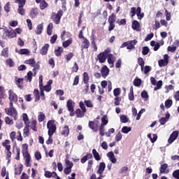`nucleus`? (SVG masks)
Instances as JSON below:
<instances>
[{
  "label": "nucleus",
  "mask_w": 179,
  "mask_h": 179,
  "mask_svg": "<svg viewBox=\"0 0 179 179\" xmlns=\"http://www.w3.org/2000/svg\"><path fill=\"white\" fill-rule=\"evenodd\" d=\"M47 128L48 129V134L49 136H52L57 131V124H55V120H49L47 123Z\"/></svg>",
  "instance_id": "nucleus-1"
},
{
  "label": "nucleus",
  "mask_w": 179,
  "mask_h": 179,
  "mask_svg": "<svg viewBox=\"0 0 179 179\" xmlns=\"http://www.w3.org/2000/svg\"><path fill=\"white\" fill-rule=\"evenodd\" d=\"M62 16H64V11H62V10H59L57 13H52L51 19L55 24H59V23H61V17H62Z\"/></svg>",
  "instance_id": "nucleus-2"
},
{
  "label": "nucleus",
  "mask_w": 179,
  "mask_h": 179,
  "mask_svg": "<svg viewBox=\"0 0 179 179\" xmlns=\"http://www.w3.org/2000/svg\"><path fill=\"white\" fill-rule=\"evenodd\" d=\"M110 52H111V50H110V48H107L97 55V58L100 64H104V62H106Z\"/></svg>",
  "instance_id": "nucleus-3"
},
{
  "label": "nucleus",
  "mask_w": 179,
  "mask_h": 179,
  "mask_svg": "<svg viewBox=\"0 0 179 179\" xmlns=\"http://www.w3.org/2000/svg\"><path fill=\"white\" fill-rule=\"evenodd\" d=\"M15 3H18L17 13L22 16H24L26 10H24L23 7L26 5V0H15Z\"/></svg>",
  "instance_id": "nucleus-4"
},
{
  "label": "nucleus",
  "mask_w": 179,
  "mask_h": 179,
  "mask_svg": "<svg viewBox=\"0 0 179 179\" xmlns=\"http://www.w3.org/2000/svg\"><path fill=\"white\" fill-rule=\"evenodd\" d=\"M5 113L7 115L10 117H13L14 120L16 121L17 120V110L15 108H6Z\"/></svg>",
  "instance_id": "nucleus-5"
},
{
  "label": "nucleus",
  "mask_w": 179,
  "mask_h": 179,
  "mask_svg": "<svg viewBox=\"0 0 179 179\" xmlns=\"http://www.w3.org/2000/svg\"><path fill=\"white\" fill-rule=\"evenodd\" d=\"M158 64L160 68H163V66H167V65H169V55H164V59L159 60Z\"/></svg>",
  "instance_id": "nucleus-6"
},
{
  "label": "nucleus",
  "mask_w": 179,
  "mask_h": 179,
  "mask_svg": "<svg viewBox=\"0 0 179 179\" xmlns=\"http://www.w3.org/2000/svg\"><path fill=\"white\" fill-rule=\"evenodd\" d=\"M178 138V131H174L172 132V134L170 135L169 139H168V143L171 145L176 139Z\"/></svg>",
  "instance_id": "nucleus-7"
},
{
  "label": "nucleus",
  "mask_w": 179,
  "mask_h": 179,
  "mask_svg": "<svg viewBox=\"0 0 179 179\" xmlns=\"http://www.w3.org/2000/svg\"><path fill=\"white\" fill-rule=\"evenodd\" d=\"M110 73V69L107 66H103L101 69V75L103 79H106Z\"/></svg>",
  "instance_id": "nucleus-8"
},
{
  "label": "nucleus",
  "mask_w": 179,
  "mask_h": 179,
  "mask_svg": "<svg viewBox=\"0 0 179 179\" xmlns=\"http://www.w3.org/2000/svg\"><path fill=\"white\" fill-rule=\"evenodd\" d=\"M3 36L5 38H13V37H16L17 34L15 31L7 30L4 32Z\"/></svg>",
  "instance_id": "nucleus-9"
},
{
  "label": "nucleus",
  "mask_w": 179,
  "mask_h": 179,
  "mask_svg": "<svg viewBox=\"0 0 179 179\" xmlns=\"http://www.w3.org/2000/svg\"><path fill=\"white\" fill-rule=\"evenodd\" d=\"M90 47V41L87 38H84L81 44V50H87Z\"/></svg>",
  "instance_id": "nucleus-10"
},
{
  "label": "nucleus",
  "mask_w": 179,
  "mask_h": 179,
  "mask_svg": "<svg viewBox=\"0 0 179 179\" xmlns=\"http://www.w3.org/2000/svg\"><path fill=\"white\" fill-rule=\"evenodd\" d=\"M8 99L10 101H17V95L12 90H9Z\"/></svg>",
  "instance_id": "nucleus-11"
},
{
  "label": "nucleus",
  "mask_w": 179,
  "mask_h": 179,
  "mask_svg": "<svg viewBox=\"0 0 179 179\" xmlns=\"http://www.w3.org/2000/svg\"><path fill=\"white\" fill-rule=\"evenodd\" d=\"M23 157L25 159V166L27 167H31V157L30 156V154H24L22 155Z\"/></svg>",
  "instance_id": "nucleus-12"
},
{
  "label": "nucleus",
  "mask_w": 179,
  "mask_h": 179,
  "mask_svg": "<svg viewBox=\"0 0 179 179\" xmlns=\"http://www.w3.org/2000/svg\"><path fill=\"white\" fill-rule=\"evenodd\" d=\"M88 127L93 131V132H97L99 129V125L96 124L94 121H90L88 123Z\"/></svg>",
  "instance_id": "nucleus-13"
},
{
  "label": "nucleus",
  "mask_w": 179,
  "mask_h": 179,
  "mask_svg": "<svg viewBox=\"0 0 179 179\" xmlns=\"http://www.w3.org/2000/svg\"><path fill=\"white\" fill-rule=\"evenodd\" d=\"M170 120V113L167 112L165 115V117H161L159 119V124L160 125H165L166 122Z\"/></svg>",
  "instance_id": "nucleus-14"
},
{
  "label": "nucleus",
  "mask_w": 179,
  "mask_h": 179,
  "mask_svg": "<svg viewBox=\"0 0 179 179\" xmlns=\"http://www.w3.org/2000/svg\"><path fill=\"white\" fill-rule=\"evenodd\" d=\"M39 78H40L39 88L41 90V100H45V95L44 94V90H43V78H41V76H40Z\"/></svg>",
  "instance_id": "nucleus-15"
},
{
  "label": "nucleus",
  "mask_w": 179,
  "mask_h": 179,
  "mask_svg": "<svg viewBox=\"0 0 179 179\" xmlns=\"http://www.w3.org/2000/svg\"><path fill=\"white\" fill-rule=\"evenodd\" d=\"M107 157L109 158V160L111 162V163H113V164L117 163V158H115V155H114V152H113V151L107 153Z\"/></svg>",
  "instance_id": "nucleus-16"
},
{
  "label": "nucleus",
  "mask_w": 179,
  "mask_h": 179,
  "mask_svg": "<svg viewBox=\"0 0 179 179\" xmlns=\"http://www.w3.org/2000/svg\"><path fill=\"white\" fill-rule=\"evenodd\" d=\"M115 61V58L114 57V55L113 54H108V63L110 66V68L114 66V62Z\"/></svg>",
  "instance_id": "nucleus-17"
},
{
  "label": "nucleus",
  "mask_w": 179,
  "mask_h": 179,
  "mask_svg": "<svg viewBox=\"0 0 179 179\" xmlns=\"http://www.w3.org/2000/svg\"><path fill=\"white\" fill-rule=\"evenodd\" d=\"M48 48H50V45L48 43H45L41 49L40 54H41V55H47Z\"/></svg>",
  "instance_id": "nucleus-18"
},
{
  "label": "nucleus",
  "mask_w": 179,
  "mask_h": 179,
  "mask_svg": "<svg viewBox=\"0 0 179 179\" xmlns=\"http://www.w3.org/2000/svg\"><path fill=\"white\" fill-rule=\"evenodd\" d=\"M105 169H106V164L104 162H101L99 164V166L96 172L97 174H99V176H102Z\"/></svg>",
  "instance_id": "nucleus-19"
},
{
  "label": "nucleus",
  "mask_w": 179,
  "mask_h": 179,
  "mask_svg": "<svg viewBox=\"0 0 179 179\" xmlns=\"http://www.w3.org/2000/svg\"><path fill=\"white\" fill-rule=\"evenodd\" d=\"M138 41L136 40L127 41V50H134Z\"/></svg>",
  "instance_id": "nucleus-20"
},
{
  "label": "nucleus",
  "mask_w": 179,
  "mask_h": 179,
  "mask_svg": "<svg viewBox=\"0 0 179 179\" xmlns=\"http://www.w3.org/2000/svg\"><path fill=\"white\" fill-rule=\"evenodd\" d=\"M45 177L46 178H51V177L55 178V177H57V173L55 171L50 172V171H45Z\"/></svg>",
  "instance_id": "nucleus-21"
},
{
  "label": "nucleus",
  "mask_w": 179,
  "mask_h": 179,
  "mask_svg": "<svg viewBox=\"0 0 179 179\" xmlns=\"http://www.w3.org/2000/svg\"><path fill=\"white\" fill-rule=\"evenodd\" d=\"M29 127L32 131L37 132V120L32 119L31 120V124H29Z\"/></svg>",
  "instance_id": "nucleus-22"
},
{
  "label": "nucleus",
  "mask_w": 179,
  "mask_h": 179,
  "mask_svg": "<svg viewBox=\"0 0 179 179\" xmlns=\"http://www.w3.org/2000/svg\"><path fill=\"white\" fill-rule=\"evenodd\" d=\"M131 27L133 30H136L138 31L141 28V24L139 23V22L136 20H134L131 23Z\"/></svg>",
  "instance_id": "nucleus-23"
},
{
  "label": "nucleus",
  "mask_w": 179,
  "mask_h": 179,
  "mask_svg": "<svg viewBox=\"0 0 179 179\" xmlns=\"http://www.w3.org/2000/svg\"><path fill=\"white\" fill-rule=\"evenodd\" d=\"M93 157V155L92 153H87V155L81 158V163L82 164H85L89 159H92Z\"/></svg>",
  "instance_id": "nucleus-24"
},
{
  "label": "nucleus",
  "mask_w": 179,
  "mask_h": 179,
  "mask_svg": "<svg viewBox=\"0 0 179 179\" xmlns=\"http://www.w3.org/2000/svg\"><path fill=\"white\" fill-rule=\"evenodd\" d=\"M38 15V8H32L30 11V17L31 19H34Z\"/></svg>",
  "instance_id": "nucleus-25"
},
{
  "label": "nucleus",
  "mask_w": 179,
  "mask_h": 179,
  "mask_svg": "<svg viewBox=\"0 0 179 179\" xmlns=\"http://www.w3.org/2000/svg\"><path fill=\"white\" fill-rule=\"evenodd\" d=\"M83 82L87 85V89H89V73L87 72L83 73Z\"/></svg>",
  "instance_id": "nucleus-26"
},
{
  "label": "nucleus",
  "mask_w": 179,
  "mask_h": 179,
  "mask_svg": "<svg viewBox=\"0 0 179 179\" xmlns=\"http://www.w3.org/2000/svg\"><path fill=\"white\" fill-rule=\"evenodd\" d=\"M85 113L86 112H83V110L81 111L80 108L76 110V115L77 118H83V117H85Z\"/></svg>",
  "instance_id": "nucleus-27"
},
{
  "label": "nucleus",
  "mask_w": 179,
  "mask_h": 179,
  "mask_svg": "<svg viewBox=\"0 0 179 179\" xmlns=\"http://www.w3.org/2000/svg\"><path fill=\"white\" fill-rule=\"evenodd\" d=\"M22 120H23L26 127H29L30 120H29V116H27V113H23L22 114Z\"/></svg>",
  "instance_id": "nucleus-28"
},
{
  "label": "nucleus",
  "mask_w": 179,
  "mask_h": 179,
  "mask_svg": "<svg viewBox=\"0 0 179 179\" xmlns=\"http://www.w3.org/2000/svg\"><path fill=\"white\" fill-rule=\"evenodd\" d=\"M136 15H137V17H138V19H139V20H141V19H143V17L145 16V14L143 13H141L142 12V8H141V7H138L136 8Z\"/></svg>",
  "instance_id": "nucleus-29"
},
{
  "label": "nucleus",
  "mask_w": 179,
  "mask_h": 179,
  "mask_svg": "<svg viewBox=\"0 0 179 179\" xmlns=\"http://www.w3.org/2000/svg\"><path fill=\"white\" fill-rule=\"evenodd\" d=\"M22 171H23V164H20L18 168H15V176H20V174H22Z\"/></svg>",
  "instance_id": "nucleus-30"
},
{
  "label": "nucleus",
  "mask_w": 179,
  "mask_h": 179,
  "mask_svg": "<svg viewBox=\"0 0 179 179\" xmlns=\"http://www.w3.org/2000/svg\"><path fill=\"white\" fill-rule=\"evenodd\" d=\"M43 29H44V27L43 26V24H39L37 26L36 29L35 31L36 34H37V36H39V34H41V33H43Z\"/></svg>",
  "instance_id": "nucleus-31"
},
{
  "label": "nucleus",
  "mask_w": 179,
  "mask_h": 179,
  "mask_svg": "<svg viewBox=\"0 0 179 179\" xmlns=\"http://www.w3.org/2000/svg\"><path fill=\"white\" fill-rule=\"evenodd\" d=\"M39 3V8L41 10H44V9L48 8V3H47L45 0H42V1Z\"/></svg>",
  "instance_id": "nucleus-32"
},
{
  "label": "nucleus",
  "mask_w": 179,
  "mask_h": 179,
  "mask_svg": "<svg viewBox=\"0 0 179 179\" xmlns=\"http://www.w3.org/2000/svg\"><path fill=\"white\" fill-rule=\"evenodd\" d=\"M52 29H54V24H52V22H50L47 27L48 36H51V34H52Z\"/></svg>",
  "instance_id": "nucleus-33"
},
{
  "label": "nucleus",
  "mask_w": 179,
  "mask_h": 179,
  "mask_svg": "<svg viewBox=\"0 0 179 179\" xmlns=\"http://www.w3.org/2000/svg\"><path fill=\"white\" fill-rule=\"evenodd\" d=\"M30 126H26L23 129L24 138H27L30 135Z\"/></svg>",
  "instance_id": "nucleus-34"
},
{
  "label": "nucleus",
  "mask_w": 179,
  "mask_h": 179,
  "mask_svg": "<svg viewBox=\"0 0 179 179\" xmlns=\"http://www.w3.org/2000/svg\"><path fill=\"white\" fill-rule=\"evenodd\" d=\"M167 169H169V164H162L159 168V173L161 174H164V173H166V170H167Z\"/></svg>",
  "instance_id": "nucleus-35"
},
{
  "label": "nucleus",
  "mask_w": 179,
  "mask_h": 179,
  "mask_svg": "<svg viewBox=\"0 0 179 179\" xmlns=\"http://www.w3.org/2000/svg\"><path fill=\"white\" fill-rule=\"evenodd\" d=\"M62 52H64V48H62V47H58L57 49L55 50V55H56V57H61Z\"/></svg>",
  "instance_id": "nucleus-36"
},
{
  "label": "nucleus",
  "mask_w": 179,
  "mask_h": 179,
  "mask_svg": "<svg viewBox=\"0 0 179 179\" xmlns=\"http://www.w3.org/2000/svg\"><path fill=\"white\" fill-rule=\"evenodd\" d=\"M92 155H93L95 160H96L97 162H99V160H101L100 154L98 153V152H97V150H96V149L92 150Z\"/></svg>",
  "instance_id": "nucleus-37"
},
{
  "label": "nucleus",
  "mask_w": 179,
  "mask_h": 179,
  "mask_svg": "<svg viewBox=\"0 0 179 179\" xmlns=\"http://www.w3.org/2000/svg\"><path fill=\"white\" fill-rule=\"evenodd\" d=\"M22 155H28L29 153V145L27 143L22 144Z\"/></svg>",
  "instance_id": "nucleus-38"
},
{
  "label": "nucleus",
  "mask_w": 179,
  "mask_h": 179,
  "mask_svg": "<svg viewBox=\"0 0 179 179\" xmlns=\"http://www.w3.org/2000/svg\"><path fill=\"white\" fill-rule=\"evenodd\" d=\"M24 79L23 78H17V80L15 82V84L17 85V87L19 89H23V82Z\"/></svg>",
  "instance_id": "nucleus-39"
},
{
  "label": "nucleus",
  "mask_w": 179,
  "mask_h": 179,
  "mask_svg": "<svg viewBox=\"0 0 179 179\" xmlns=\"http://www.w3.org/2000/svg\"><path fill=\"white\" fill-rule=\"evenodd\" d=\"M137 62L139 66H141V71L143 72V66H145V60H143V58L138 57Z\"/></svg>",
  "instance_id": "nucleus-40"
},
{
  "label": "nucleus",
  "mask_w": 179,
  "mask_h": 179,
  "mask_svg": "<svg viewBox=\"0 0 179 179\" xmlns=\"http://www.w3.org/2000/svg\"><path fill=\"white\" fill-rule=\"evenodd\" d=\"M62 135H64V136H68V135H69V127H68V125L64 126L63 128Z\"/></svg>",
  "instance_id": "nucleus-41"
},
{
  "label": "nucleus",
  "mask_w": 179,
  "mask_h": 179,
  "mask_svg": "<svg viewBox=\"0 0 179 179\" xmlns=\"http://www.w3.org/2000/svg\"><path fill=\"white\" fill-rule=\"evenodd\" d=\"M73 41L72 40L71 38L67 41H64L62 43V45H63L64 48H67V47H69V45H71V44H72Z\"/></svg>",
  "instance_id": "nucleus-42"
},
{
  "label": "nucleus",
  "mask_w": 179,
  "mask_h": 179,
  "mask_svg": "<svg viewBox=\"0 0 179 179\" xmlns=\"http://www.w3.org/2000/svg\"><path fill=\"white\" fill-rule=\"evenodd\" d=\"M24 64L30 65V66H34L36 65V60L34 59H29L24 61Z\"/></svg>",
  "instance_id": "nucleus-43"
},
{
  "label": "nucleus",
  "mask_w": 179,
  "mask_h": 179,
  "mask_svg": "<svg viewBox=\"0 0 179 179\" xmlns=\"http://www.w3.org/2000/svg\"><path fill=\"white\" fill-rule=\"evenodd\" d=\"M66 107L69 111H73V105L72 104V99H69L67 101Z\"/></svg>",
  "instance_id": "nucleus-44"
},
{
  "label": "nucleus",
  "mask_w": 179,
  "mask_h": 179,
  "mask_svg": "<svg viewBox=\"0 0 179 179\" xmlns=\"http://www.w3.org/2000/svg\"><path fill=\"white\" fill-rule=\"evenodd\" d=\"M34 96L35 97V101H39V100H40V92H39L38 90L35 89L34 90Z\"/></svg>",
  "instance_id": "nucleus-45"
},
{
  "label": "nucleus",
  "mask_w": 179,
  "mask_h": 179,
  "mask_svg": "<svg viewBox=\"0 0 179 179\" xmlns=\"http://www.w3.org/2000/svg\"><path fill=\"white\" fill-rule=\"evenodd\" d=\"M10 141L6 139L2 143V146L6 149H10Z\"/></svg>",
  "instance_id": "nucleus-46"
},
{
  "label": "nucleus",
  "mask_w": 179,
  "mask_h": 179,
  "mask_svg": "<svg viewBox=\"0 0 179 179\" xmlns=\"http://www.w3.org/2000/svg\"><path fill=\"white\" fill-rule=\"evenodd\" d=\"M19 54L20 55H30V50L29 49H20Z\"/></svg>",
  "instance_id": "nucleus-47"
},
{
  "label": "nucleus",
  "mask_w": 179,
  "mask_h": 179,
  "mask_svg": "<svg viewBox=\"0 0 179 179\" xmlns=\"http://www.w3.org/2000/svg\"><path fill=\"white\" fill-rule=\"evenodd\" d=\"M91 44L92 45V48H94L93 49V51L96 52L97 51V45H96V41L94 39V36H92V37L91 38Z\"/></svg>",
  "instance_id": "nucleus-48"
},
{
  "label": "nucleus",
  "mask_w": 179,
  "mask_h": 179,
  "mask_svg": "<svg viewBox=\"0 0 179 179\" xmlns=\"http://www.w3.org/2000/svg\"><path fill=\"white\" fill-rule=\"evenodd\" d=\"M142 85V80L141 78H135L134 80V85L136 86V87H139Z\"/></svg>",
  "instance_id": "nucleus-49"
},
{
  "label": "nucleus",
  "mask_w": 179,
  "mask_h": 179,
  "mask_svg": "<svg viewBox=\"0 0 179 179\" xmlns=\"http://www.w3.org/2000/svg\"><path fill=\"white\" fill-rule=\"evenodd\" d=\"M120 121L123 124H127V122H129V119L128 118V117H127V115H122L120 116Z\"/></svg>",
  "instance_id": "nucleus-50"
},
{
  "label": "nucleus",
  "mask_w": 179,
  "mask_h": 179,
  "mask_svg": "<svg viewBox=\"0 0 179 179\" xmlns=\"http://www.w3.org/2000/svg\"><path fill=\"white\" fill-rule=\"evenodd\" d=\"M107 124H108V120H107V115H104L101 117V125H103V127H104L105 125H107Z\"/></svg>",
  "instance_id": "nucleus-51"
},
{
  "label": "nucleus",
  "mask_w": 179,
  "mask_h": 179,
  "mask_svg": "<svg viewBox=\"0 0 179 179\" xmlns=\"http://www.w3.org/2000/svg\"><path fill=\"white\" fill-rule=\"evenodd\" d=\"M1 55H3V57H6V58H8L9 57V48H4L1 52Z\"/></svg>",
  "instance_id": "nucleus-52"
},
{
  "label": "nucleus",
  "mask_w": 179,
  "mask_h": 179,
  "mask_svg": "<svg viewBox=\"0 0 179 179\" xmlns=\"http://www.w3.org/2000/svg\"><path fill=\"white\" fill-rule=\"evenodd\" d=\"M116 16L115 14L112 13L108 17V23H115Z\"/></svg>",
  "instance_id": "nucleus-53"
},
{
  "label": "nucleus",
  "mask_w": 179,
  "mask_h": 179,
  "mask_svg": "<svg viewBox=\"0 0 179 179\" xmlns=\"http://www.w3.org/2000/svg\"><path fill=\"white\" fill-rule=\"evenodd\" d=\"M25 78H27V82H31L33 79V72L29 71Z\"/></svg>",
  "instance_id": "nucleus-54"
},
{
  "label": "nucleus",
  "mask_w": 179,
  "mask_h": 179,
  "mask_svg": "<svg viewBox=\"0 0 179 179\" xmlns=\"http://www.w3.org/2000/svg\"><path fill=\"white\" fill-rule=\"evenodd\" d=\"M173 106V100L171 99H167L165 101V107L166 108H170Z\"/></svg>",
  "instance_id": "nucleus-55"
},
{
  "label": "nucleus",
  "mask_w": 179,
  "mask_h": 179,
  "mask_svg": "<svg viewBox=\"0 0 179 179\" xmlns=\"http://www.w3.org/2000/svg\"><path fill=\"white\" fill-rule=\"evenodd\" d=\"M131 130H132V128L128 127L127 126H124L122 128V132L123 134H128V132H131Z\"/></svg>",
  "instance_id": "nucleus-56"
},
{
  "label": "nucleus",
  "mask_w": 179,
  "mask_h": 179,
  "mask_svg": "<svg viewBox=\"0 0 179 179\" xmlns=\"http://www.w3.org/2000/svg\"><path fill=\"white\" fill-rule=\"evenodd\" d=\"M162 86H163V81L159 80L157 83V86L154 88L155 92L159 90V89H162Z\"/></svg>",
  "instance_id": "nucleus-57"
},
{
  "label": "nucleus",
  "mask_w": 179,
  "mask_h": 179,
  "mask_svg": "<svg viewBox=\"0 0 179 179\" xmlns=\"http://www.w3.org/2000/svg\"><path fill=\"white\" fill-rule=\"evenodd\" d=\"M143 72L145 75H148L150 71H152V67L150 66H143Z\"/></svg>",
  "instance_id": "nucleus-58"
},
{
  "label": "nucleus",
  "mask_w": 179,
  "mask_h": 179,
  "mask_svg": "<svg viewBox=\"0 0 179 179\" xmlns=\"http://www.w3.org/2000/svg\"><path fill=\"white\" fill-rule=\"evenodd\" d=\"M45 120V115L43 113H41V114L38 116V122H43Z\"/></svg>",
  "instance_id": "nucleus-59"
},
{
  "label": "nucleus",
  "mask_w": 179,
  "mask_h": 179,
  "mask_svg": "<svg viewBox=\"0 0 179 179\" xmlns=\"http://www.w3.org/2000/svg\"><path fill=\"white\" fill-rule=\"evenodd\" d=\"M113 94H114L115 97H118L120 96V94H121V89L115 88L113 90Z\"/></svg>",
  "instance_id": "nucleus-60"
},
{
  "label": "nucleus",
  "mask_w": 179,
  "mask_h": 179,
  "mask_svg": "<svg viewBox=\"0 0 179 179\" xmlns=\"http://www.w3.org/2000/svg\"><path fill=\"white\" fill-rule=\"evenodd\" d=\"M4 121L8 125H12L13 124V120H12L10 117L8 116L5 117Z\"/></svg>",
  "instance_id": "nucleus-61"
},
{
  "label": "nucleus",
  "mask_w": 179,
  "mask_h": 179,
  "mask_svg": "<svg viewBox=\"0 0 179 179\" xmlns=\"http://www.w3.org/2000/svg\"><path fill=\"white\" fill-rule=\"evenodd\" d=\"M150 49L148 46L143 47L142 54L143 55H148L149 54Z\"/></svg>",
  "instance_id": "nucleus-62"
},
{
  "label": "nucleus",
  "mask_w": 179,
  "mask_h": 179,
  "mask_svg": "<svg viewBox=\"0 0 179 179\" xmlns=\"http://www.w3.org/2000/svg\"><path fill=\"white\" fill-rule=\"evenodd\" d=\"M84 103L86 107H88L89 108H92L93 107V103H92V101L90 100H85Z\"/></svg>",
  "instance_id": "nucleus-63"
},
{
  "label": "nucleus",
  "mask_w": 179,
  "mask_h": 179,
  "mask_svg": "<svg viewBox=\"0 0 179 179\" xmlns=\"http://www.w3.org/2000/svg\"><path fill=\"white\" fill-rule=\"evenodd\" d=\"M172 176H173V178L179 179V169L175 170L173 172Z\"/></svg>",
  "instance_id": "nucleus-64"
}]
</instances>
